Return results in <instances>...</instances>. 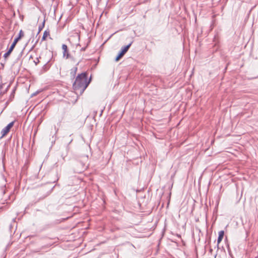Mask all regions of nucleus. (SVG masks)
<instances>
[{"label":"nucleus","mask_w":258,"mask_h":258,"mask_svg":"<svg viewBox=\"0 0 258 258\" xmlns=\"http://www.w3.org/2000/svg\"><path fill=\"white\" fill-rule=\"evenodd\" d=\"M10 101H9V100L7 101V102L6 103V104L7 105Z\"/></svg>","instance_id":"ddd939ff"},{"label":"nucleus","mask_w":258,"mask_h":258,"mask_svg":"<svg viewBox=\"0 0 258 258\" xmlns=\"http://www.w3.org/2000/svg\"><path fill=\"white\" fill-rule=\"evenodd\" d=\"M91 78L88 80L87 74L82 73L77 76L73 84V89L77 94L81 95L91 82Z\"/></svg>","instance_id":"f257e3e1"},{"label":"nucleus","mask_w":258,"mask_h":258,"mask_svg":"<svg viewBox=\"0 0 258 258\" xmlns=\"http://www.w3.org/2000/svg\"><path fill=\"white\" fill-rule=\"evenodd\" d=\"M77 70H78V68L77 67H74L71 70L70 74L72 77H73L74 78L75 77L76 72L77 71Z\"/></svg>","instance_id":"0eeeda50"},{"label":"nucleus","mask_w":258,"mask_h":258,"mask_svg":"<svg viewBox=\"0 0 258 258\" xmlns=\"http://www.w3.org/2000/svg\"><path fill=\"white\" fill-rule=\"evenodd\" d=\"M13 50V49H12V48H11L10 47L9 50L4 54V57L6 58H7L11 54V53L12 52V51Z\"/></svg>","instance_id":"9d476101"},{"label":"nucleus","mask_w":258,"mask_h":258,"mask_svg":"<svg viewBox=\"0 0 258 258\" xmlns=\"http://www.w3.org/2000/svg\"><path fill=\"white\" fill-rule=\"evenodd\" d=\"M9 87H10V85L8 86V87H7V89H6V91H7V90L8 89V88H9Z\"/></svg>","instance_id":"4468645a"},{"label":"nucleus","mask_w":258,"mask_h":258,"mask_svg":"<svg viewBox=\"0 0 258 258\" xmlns=\"http://www.w3.org/2000/svg\"><path fill=\"white\" fill-rule=\"evenodd\" d=\"M49 61H48V62L44 65L43 67V69L45 71H46L50 67L51 64L49 63Z\"/></svg>","instance_id":"9b49d317"},{"label":"nucleus","mask_w":258,"mask_h":258,"mask_svg":"<svg viewBox=\"0 0 258 258\" xmlns=\"http://www.w3.org/2000/svg\"><path fill=\"white\" fill-rule=\"evenodd\" d=\"M2 87H3V85H0V89H2Z\"/></svg>","instance_id":"2eb2a0df"},{"label":"nucleus","mask_w":258,"mask_h":258,"mask_svg":"<svg viewBox=\"0 0 258 258\" xmlns=\"http://www.w3.org/2000/svg\"><path fill=\"white\" fill-rule=\"evenodd\" d=\"M14 121H12L9 123L5 127H4L1 131L2 136L0 139L4 138L9 132L11 127L14 125Z\"/></svg>","instance_id":"7ed1b4c3"},{"label":"nucleus","mask_w":258,"mask_h":258,"mask_svg":"<svg viewBox=\"0 0 258 258\" xmlns=\"http://www.w3.org/2000/svg\"><path fill=\"white\" fill-rule=\"evenodd\" d=\"M44 24H45V21H44L43 22V23H42L41 25H40L39 26L38 33H39L40 32V31L42 30V29L44 27Z\"/></svg>","instance_id":"f8f14e48"},{"label":"nucleus","mask_w":258,"mask_h":258,"mask_svg":"<svg viewBox=\"0 0 258 258\" xmlns=\"http://www.w3.org/2000/svg\"><path fill=\"white\" fill-rule=\"evenodd\" d=\"M15 91H16V88H14L13 89V90H12V92L9 97V101H12L13 100L14 96H15Z\"/></svg>","instance_id":"6e6552de"},{"label":"nucleus","mask_w":258,"mask_h":258,"mask_svg":"<svg viewBox=\"0 0 258 258\" xmlns=\"http://www.w3.org/2000/svg\"><path fill=\"white\" fill-rule=\"evenodd\" d=\"M49 35V32L47 31H45L43 33V36H42V41H44L46 39V38Z\"/></svg>","instance_id":"1a4fd4ad"},{"label":"nucleus","mask_w":258,"mask_h":258,"mask_svg":"<svg viewBox=\"0 0 258 258\" xmlns=\"http://www.w3.org/2000/svg\"><path fill=\"white\" fill-rule=\"evenodd\" d=\"M224 234V231L222 230L219 232V235L217 239L218 243H219L222 240Z\"/></svg>","instance_id":"423d86ee"},{"label":"nucleus","mask_w":258,"mask_h":258,"mask_svg":"<svg viewBox=\"0 0 258 258\" xmlns=\"http://www.w3.org/2000/svg\"><path fill=\"white\" fill-rule=\"evenodd\" d=\"M132 44V42L130 43L129 44L127 45L126 46H125L121 48L120 51L119 52L118 55L115 58V61H118L127 51L129 48L131 46Z\"/></svg>","instance_id":"f03ea898"},{"label":"nucleus","mask_w":258,"mask_h":258,"mask_svg":"<svg viewBox=\"0 0 258 258\" xmlns=\"http://www.w3.org/2000/svg\"><path fill=\"white\" fill-rule=\"evenodd\" d=\"M85 48H82V50H85Z\"/></svg>","instance_id":"dca6fc26"},{"label":"nucleus","mask_w":258,"mask_h":258,"mask_svg":"<svg viewBox=\"0 0 258 258\" xmlns=\"http://www.w3.org/2000/svg\"><path fill=\"white\" fill-rule=\"evenodd\" d=\"M24 36V33L23 31L21 30L19 32V36L16 38L13 43L12 44L10 48H12V49H14V47H15L17 43L18 42V41Z\"/></svg>","instance_id":"20e7f679"},{"label":"nucleus","mask_w":258,"mask_h":258,"mask_svg":"<svg viewBox=\"0 0 258 258\" xmlns=\"http://www.w3.org/2000/svg\"><path fill=\"white\" fill-rule=\"evenodd\" d=\"M62 49L63 50V56L68 58L69 57V53L68 51V47L67 45L63 44L62 45Z\"/></svg>","instance_id":"39448f33"}]
</instances>
